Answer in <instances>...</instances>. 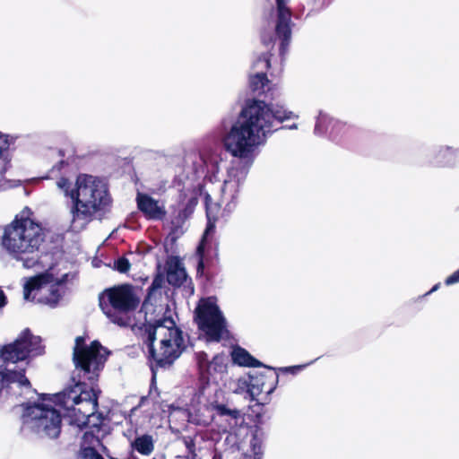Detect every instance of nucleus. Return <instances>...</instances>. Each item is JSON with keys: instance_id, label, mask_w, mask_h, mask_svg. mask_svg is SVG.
Wrapping results in <instances>:
<instances>
[{"instance_id": "obj_1", "label": "nucleus", "mask_w": 459, "mask_h": 459, "mask_svg": "<svg viewBox=\"0 0 459 459\" xmlns=\"http://www.w3.org/2000/svg\"><path fill=\"white\" fill-rule=\"evenodd\" d=\"M282 107L273 108L262 100H254L242 111V119L232 125L223 137L226 151L233 157L252 163L258 147L265 142L276 121L297 118Z\"/></svg>"}, {"instance_id": "obj_2", "label": "nucleus", "mask_w": 459, "mask_h": 459, "mask_svg": "<svg viewBox=\"0 0 459 459\" xmlns=\"http://www.w3.org/2000/svg\"><path fill=\"white\" fill-rule=\"evenodd\" d=\"M56 186L73 202L71 215L74 229L83 228L111 201L107 184L91 175H79L74 185L67 178H61Z\"/></svg>"}, {"instance_id": "obj_3", "label": "nucleus", "mask_w": 459, "mask_h": 459, "mask_svg": "<svg viewBox=\"0 0 459 459\" xmlns=\"http://www.w3.org/2000/svg\"><path fill=\"white\" fill-rule=\"evenodd\" d=\"M26 208L14 221L5 227L2 247L9 255L22 263L24 268L35 267L40 259V246L44 241L41 226L30 218Z\"/></svg>"}, {"instance_id": "obj_4", "label": "nucleus", "mask_w": 459, "mask_h": 459, "mask_svg": "<svg viewBox=\"0 0 459 459\" xmlns=\"http://www.w3.org/2000/svg\"><path fill=\"white\" fill-rule=\"evenodd\" d=\"M43 352L44 346L41 344L40 337L33 335L29 329L23 330L13 343L1 347L0 360L6 364L0 372L3 384H6L11 390L20 389V395L36 394L24 375L25 368L16 369L15 364L18 361L41 355Z\"/></svg>"}, {"instance_id": "obj_5", "label": "nucleus", "mask_w": 459, "mask_h": 459, "mask_svg": "<svg viewBox=\"0 0 459 459\" xmlns=\"http://www.w3.org/2000/svg\"><path fill=\"white\" fill-rule=\"evenodd\" d=\"M144 344L149 357L160 367L171 365L185 348L183 333L170 318L146 326Z\"/></svg>"}, {"instance_id": "obj_6", "label": "nucleus", "mask_w": 459, "mask_h": 459, "mask_svg": "<svg viewBox=\"0 0 459 459\" xmlns=\"http://www.w3.org/2000/svg\"><path fill=\"white\" fill-rule=\"evenodd\" d=\"M22 429L40 437L56 438L61 432V415L46 394L21 404Z\"/></svg>"}, {"instance_id": "obj_7", "label": "nucleus", "mask_w": 459, "mask_h": 459, "mask_svg": "<svg viewBox=\"0 0 459 459\" xmlns=\"http://www.w3.org/2000/svg\"><path fill=\"white\" fill-rule=\"evenodd\" d=\"M139 304V298L130 285H120L105 290L100 298V306L110 320L120 326L137 325L127 313L134 312Z\"/></svg>"}, {"instance_id": "obj_8", "label": "nucleus", "mask_w": 459, "mask_h": 459, "mask_svg": "<svg viewBox=\"0 0 459 459\" xmlns=\"http://www.w3.org/2000/svg\"><path fill=\"white\" fill-rule=\"evenodd\" d=\"M67 274L56 278L51 273H44L28 280L23 287L26 300L36 301L51 307L57 306L65 292Z\"/></svg>"}, {"instance_id": "obj_9", "label": "nucleus", "mask_w": 459, "mask_h": 459, "mask_svg": "<svg viewBox=\"0 0 459 459\" xmlns=\"http://www.w3.org/2000/svg\"><path fill=\"white\" fill-rule=\"evenodd\" d=\"M98 394L94 386L88 387L78 382L56 394V400L65 410L78 411L82 415L77 420V424L81 426L86 424L88 418L97 411Z\"/></svg>"}, {"instance_id": "obj_10", "label": "nucleus", "mask_w": 459, "mask_h": 459, "mask_svg": "<svg viewBox=\"0 0 459 459\" xmlns=\"http://www.w3.org/2000/svg\"><path fill=\"white\" fill-rule=\"evenodd\" d=\"M108 352L97 341L85 344L84 337L75 339L73 359L79 375L90 381L95 380L104 366Z\"/></svg>"}, {"instance_id": "obj_11", "label": "nucleus", "mask_w": 459, "mask_h": 459, "mask_svg": "<svg viewBox=\"0 0 459 459\" xmlns=\"http://www.w3.org/2000/svg\"><path fill=\"white\" fill-rule=\"evenodd\" d=\"M195 321L210 341L219 342L227 333L225 318L213 297L200 300L195 308Z\"/></svg>"}, {"instance_id": "obj_12", "label": "nucleus", "mask_w": 459, "mask_h": 459, "mask_svg": "<svg viewBox=\"0 0 459 459\" xmlns=\"http://www.w3.org/2000/svg\"><path fill=\"white\" fill-rule=\"evenodd\" d=\"M247 169L238 163H233L227 170L221 187V204L227 212H231L238 204L240 188L247 178Z\"/></svg>"}, {"instance_id": "obj_13", "label": "nucleus", "mask_w": 459, "mask_h": 459, "mask_svg": "<svg viewBox=\"0 0 459 459\" xmlns=\"http://www.w3.org/2000/svg\"><path fill=\"white\" fill-rule=\"evenodd\" d=\"M196 361L201 378L207 383H218L227 372L228 357L224 354H216L210 359L207 353L200 351Z\"/></svg>"}, {"instance_id": "obj_14", "label": "nucleus", "mask_w": 459, "mask_h": 459, "mask_svg": "<svg viewBox=\"0 0 459 459\" xmlns=\"http://www.w3.org/2000/svg\"><path fill=\"white\" fill-rule=\"evenodd\" d=\"M278 377L275 374L249 376L247 383V393L251 400L256 401L259 404L267 403L270 394L276 388Z\"/></svg>"}, {"instance_id": "obj_15", "label": "nucleus", "mask_w": 459, "mask_h": 459, "mask_svg": "<svg viewBox=\"0 0 459 459\" xmlns=\"http://www.w3.org/2000/svg\"><path fill=\"white\" fill-rule=\"evenodd\" d=\"M287 3L288 0H276L278 17L275 31L278 38L281 40L280 46L281 55H283L286 51L291 35L290 26L291 13L287 7Z\"/></svg>"}, {"instance_id": "obj_16", "label": "nucleus", "mask_w": 459, "mask_h": 459, "mask_svg": "<svg viewBox=\"0 0 459 459\" xmlns=\"http://www.w3.org/2000/svg\"><path fill=\"white\" fill-rule=\"evenodd\" d=\"M136 429L132 428L124 431V436L127 438L130 443V447L141 454L142 455L148 456L154 450V439L152 435L143 434L136 435Z\"/></svg>"}, {"instance_id": "obj_17", "label": "nucleus", "mask_w": 459, "mask_h": 459, "mask_svg": "<svg viewBox=\"0 0 459 459\" xmlns=\"http://www.w3.org/2000/svg\"><path fill=\"white\" fill-rule=\"evenodd\" d=\"M269 66L270 60L267 55H264L254 63L253 69L257 71L255 74L250 75L249 78L252 91L257 92L264 91V88L269 82L265 74L264 73V70L269 68Z\"/></svg>"}, {"instance_id": "obj_18", "label": "nucleus", "mask_w": 459, "mask_h": 459, "mask_svg": "<svg viewBox=\"0 0 459 459\" xmlns=\"http://www.w3.org/2000/svg\"><path fill=\"white\" fill-rule=\"evenodd\" d=\"M136 201L139 210L148 218L160 220L164 217L166 213L164 207L160 206L159 202L151 196L144 194H138Z\"/></svg>"}, {"instance_id": "obj_19", "label": "nucleus", "mask_w": 459, "mask_h": 459, "mask_svg": "<svg viewBox=\"0 0 459 459\" xmlns=\"http://www.w3.org/2000/svg\"><path fill=\"white\" fill-rule=\"evenodd\" d=\"M343 128L344 124L320 112L316 123L315 133L316 134H328L330 137L335 139Z\"/></svg>"}, {"instance_id": "obj_20", "label": "nucleus", "mask_w": 459, "mask_h": 459, "mask_svg": "<svg viewBox=\"0 0 459 459\" xmlns=\"http://www.w3.org/2000/svg\"><path fill=\"white\" fill-rule=\"evenodd\" d=\"M210 406L212 410L216 411L217 414L226 422L225 430H233L244 421L240 411L237 409H230L224 404L217 403H211Z\"/></svg>"}, {"instance_id": "obj_21", "label": "nucleus", "mask_w": 459, "mask_h": 459, "mask_svg": "<svg viewBox=\"0 0 459 459\" xmlns=\"http://www.w3.org/2000/svg\"><path fill=\"white\" fill-rule=\"evenodd\" d=\"M458 157L459 149L451 146H441L431 163L436 167L452 168L457 164Z\"/></svg>"}, {"instance_id": "obj_22", "label": "nucleus", "mask_w": 459, "mask_h": 459, "mask_svg": "<svg viewBox=\"0 0 459 459\" xmlns=\"http://www.w3.org/2000/svg\"><path fill=\"white\" fill-rule=\"evenodd\" d=\"M167 280L173 286H180L186 280V273L178 257H171L167 262Z\"/></svg>"}, {"instance_id": "obj_23", "label": "nucleus", "mask_w": 459, "mask_h": 459, "mask_svg": "<svg viewBox=\"0 0 459 459\" xmlns=\"http://www.w3.org/2000/svg\"><path fill=\"white\" fill-rule=\"evenodd\" d=\"M234 363L244 367H261L262 363L251 356L245 349L237 347L231 353Z\"/></svg>"}, {"instance_id": "obj_24", "label": "nucleus", "mask_w": 459, "mask_h": 459, "mask_svg": "<svg viewBox=\"0 0 459 459\" xmlns=\"http://www.w3.org/2000/svg\"><path fill=\"white\" fill-rule=\"evenodd\" d=\"M9 147V136L0 132V177L6 171L11 160Z\"/></svg>"}, {"instance_id": "obj_25", "label": "nucleus", "mask_w": 459, "mask_h": 459, "mask_svg": "<svg viewBox=\"0 0 459 459\" xmlns=\"http://www.w3.org/2000/svg\"><path fill=\"white\" fill-rule=\"evenodd\" d=\"M210 199L211 198L209 195H207L205 198L206 215L208 223L204 233V238H206L207 236L213 232L215 229V221L217 220V212L219 210L218 205L216 204H212L210 202Z\"/></svg>"}, {"instance_id": "obj_26", "label": "nucleus", "mask_w": 459, "mask_h": 459, "mask_svg": "<svg viewBox=\"0 0 459 459\" xmlns=\"http://www.w3.org/2000/svg\"><path fill=\"white\" fill-rule=\"evenodd\" d=\"M202 159L208 171L212 173L219 171V165L221 161V158L218 152H212L204 153L203 154Z\"/></svg>"}, {"instance_id": "obj_27", "label": "nucleus", "mask_w": 459, "mask_h": 459, "mask_svg": "<svg viewBox=\"0 0 459 459\" xmlns=\"http://www.w3.org/2000/svg\"><path fill=\"white\" fill-rule=\"evenodd\" d=\"M78 459H104L93 447H82Z\"/></svg>"}, {"instance_id": "obj_28", "label": "nucleus", "mask_w": 459, "mask_h": 459, "mask_svg": "<svg viewBox=\"0 0 459 459\" xmlns=\"http://www.w3.org/2000/svg\"><path fill=\"white\" fill-rule=\"evenodd\" d=\"M83 446L89 445L88 447H93L100 444V439L95 437L91 432H85L82 437Z\"/></svg>"}, {"instance_id": "obj_29", "label": "nucleus", "mask_w": 459, "mask_h": 459, "mask_svg": "<svg viewBox=\"0 0 459 459\" xmlns=\"http://www.w3.org/2000/svg\"><path fill=\"white\" fill-rule=\"evenodd\" d=\"M114 266L117 271L124 273L130 269V263L126 257H119Z\"/></svg>"}, {"instance_id": "obj_30", "label": "nucleus", "mask_w": 459, "mask_h": 459, "mask_svg": "<svg viewBox=\"0 0 459 459\" xmlns=\"http://www.w3.org/2000/svg\"><path fill=\"white\" fill-rule=\"evenodd\" d=\"M446 285H453L459 282V269L446 279Z\"/></svg>"}, {"instance_id": "obj_31", "label": "nucleus", "mask_w": 459, "mask_h": 459, "mask_svg": "<svg viewBox=\"0 0 459 459\" xmlns=\"http://www.w3.org/2000/svg\"><path fill=\"white\" fill-rule=\"evenodd\" d=\"M4 299L5 297L2 290H0V307H3L4 305Z\"/></svg>"}, {"instance_id": "obj_32", "label": "nucleus", "mask_w": 459, "mask_h": 459, "mask_svg": "<svg viewBox=\"0 0 459 459\" xmlns=\"http://www.w3.org/2000/svg\"><path fill=\"white\" fill-rule=\"evenodd\" d=\"M439 286H440V283H437L436 285H434L432 287V289L429 292H427V295L439 289Z\"/></svg>"}, {"instance_id": "obj_33", "label": "nucleus", "mask_w": 459, "mask_h": 459, "mask_svg": "<svg viewBox=\"0 0 459 459\" xmlns=\"http://www.w3.org/2000/svg\"><path fill=\"white\" fill-rule=\"evenodd\" d=\"M63 164H64V161H63V160H61L60 162H58V164H57V165H56V166H54V167H53L52 171H54L55 169L59 170V169H60V168L63 166Z\"/></svg>"}, {"instance_id": "obj_34", "label": "nucleus", "mask_w": 459, "mask_h": 459, "mask_svg": "<svg viewBox=\"0 0 459 459\" xmlns=\"http://www.w3.org/2000/svg\"><path fill=\"white\" fill-rule=\"evenodd\" d=\"M326 0H316L319 6L325 5Z\"/></svg>"}, {"instance_id": "obj_35", "label": "nucleus", "mask_w": 459, "mask_h": 459, "mask_svg": "<svg viewBox=\"0 0 459 459\" xmlns=\"http://www.w3.org/2000/svg\"><path fill=\"white\" fill-rule=\"evenodd\" d=\"M288 128L290 129V130L297 129L298 128V125L297 124H292L291 126H289Z\"/></svg>"}, {"instance_id": "obj_36", "label": "nucleus", "mask_w": 459, "mask_h": 459, "mask_svg": "<svg viewBox=\"0 0 459 459\" xmlns=\"http://www.w3.org/2000/svg\"><path fill=\"white\" fill-rule=\"evenodd\" d=\"M159 286H160V285L157 283V281H154L152 282V288H151V289H152V290H153L154 288L159 287Z\"/></svg>"}, {"instance_id": "obj_37", "label": "nucleus", "mask_w": 459, "mask_h": 459, "mask_svg": "<svg viewBox=\"0 0 459 459\" xmlns=\"http://www.w3.org/2000/svg\"><path fill=\"white\" fill-rule=\"evenodd\" d=\"M145 400H146V398H143L142 401H141V404L140 405L143 404Z\"/></svg>"}, {"instance_id": "obj_38", "label": "nucleus", "mask_w": 459, "mask_h": 459, "mask_svg": "<svg viewBox=\"0 0 459 459\" xmlns=\"http://www.w3.org/2000/svg\"><path fill=\"white\" fill-rule=\"evenodd\" d=\"M136 410V408H133L131 412H134Z\"/></svg>"}]
</instances>
